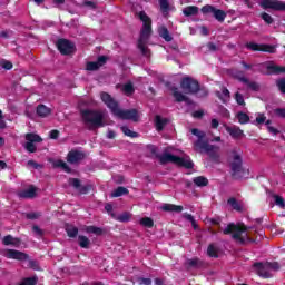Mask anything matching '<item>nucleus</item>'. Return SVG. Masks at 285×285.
I'll use <instances>...</instances> for the list:
<instances>
[{
	"instance_id": "obj_1",
	"label": "nucleus",
	"mask_w": 285,
	"mask_h": 285,
	"mask_svg": "<svg viewBox=\"0 0 285 285\" xmlns=\"http://www.w3.org/2000/svg\"><path fill=\"white\" fill-rule=\"evenodd\" d=\"M191 135L198 137L197 141L194 142V150H196V153H200V155H208L212 161L219 164V147L210 145L208 141L204 140L206 134L204 131H199V129H191Z\"/></svg>"
},
{
	"instance_id": "obj_2",
	"label": "nucleus",
	"mask_w": 285,
	"mask_h": 285,
	"mask_svg": "<svg viewBox=\"0 0 285 285\" xmlns=\"http://www.w3.org/2000/svg\"><path fill=\"white\" fill-rule=\"evenodd\" d=\"M224 235H232V239L240 246H246V244H253L255 239L248 236V227L244 224L229 223L227 227L223 230Z\"/></svg>"
},
{
	"instance_id": "obj_3",
	"label": "nucleus",
	"mask_w": 285,
	"mask_h": 285,
	"mask_svg": "<svg viewBox=\"0 0 285 285\" xmlns=\"http://www.w3.org/2000/svg\"><path fill=\"white\" fill-rule=\"evenodd\" d=\"M139 19L142 21V29L138 40V48L144 57H150V49L146 47V43L148 42V39H150V35H153V20H150V17L144 11L139 13Z\"/></svg>"
},
{
	"instance_id": "obj_4",
	"label": "nucleus",
	"mask_w": 285,
	"mask_h": 285,
	"mask_svg": "<svg viewBox=\"0 0 285 285\" xmlns=\"http://www.w3.org/2000/svg\"><path fill=\"white\" fill-rule=\"evenodd\" d=\"M81 119L88 130H95V128H104L106 126V124H104V119H106L104 111L82 110Z\"/></svg>"
},
{
	"instance_id": "obj_5",
	"label": "nucleus",
	"mask_w": 285,
	"mask_h": 285,
	"mask_svg": "<svg viewBox=\"0 0 285 285\" xmlns=\"http://www.w3.org/2000/svg\"><path fill=\"white\" fill-rule=\"evenodd\" d=\"M159 164H175L176 166H180L183 168H193L194 164L190 160V157H178L175 154H171L166 149L161 155L158 156Z\"/></svg>"
},
{
	"instance_id": "obj_6",
	"label": "nucleus",
	"mask_w": 285,
	"mask_h": 285,
	"mask_svg": "<svg viewBox=\"0 0 285 285\" xmlns=\"http://www.w3.org/2000/svg\"><path fill=\"white\" fill-rule=\"evenodd\" d=\"M180 88L185 95H197L199 82L190 77L183 78Z\"/></svg>"
},
{
	"instance_id": "obj_7",
	"label": "nucleus",
	"mask_w": 285,
	"mask_h": 285,
	"mask_svg": "<svg viewBox=\"0 0 285 285\" xmlns=\"http://www.w3.org/2000/svg\"><path fill=\"white\" fill-rule=\"evenodd\" d=\"M200 12H203V14H214L215 20L219 21V23H224V20L226 19V12L224 10H219L210 4L204 6L200 9Z\"/></svg>"
},
{
	"instance_id": "obj_8",
	"label": "nucleus",
	"mask_w": 285,
	"mask_h": 285,
	"mask_svg": "<svg viewBox=\"0 0 285 285\" xmlns=\"http://www.w3.org/2000/svg\"><path fill=\"white\" fill-rule=\"evenodd\" d=\"M24 139L27 141L24 148L28 153H37V145L35 144H41L43 141L41 136L37 134H26Z\"/></svg>"
},
{
	"instance_id": "obj_9",
	"label": "nucleus",
	"mask_w": 285,
	"mask_h": 285,
	"mask_svg": "<svg viewBox=\"0 0 285 285\" xmlns=\"http://www.w3.org/2000/svg\"><path fill=\"white\" fill-rule=\"evenodd\" d=\"M101 101L111 110L112 115H116L119 110V102L112 98L108 92L100 94Z\"/></svg>"
},
{
	"instance_id": "obj_10",
	"label": "nucleus",
	"mask_w": 285,
	"mask_h": 285,
	"mask_svg": "<svg viewBox=\"0 0 285 285\" xmlns=\"http://www.w3.org/2000/svg\"><path fill=\"white\" fill-rule=\"evenodd\" d=\"M101 101L111 110L112 115H116L119 110V102L112 98L108 92L100 94Z\"/></svg>"
},
{
	"instance_id": "obj_11",
	"label": "nucleus",
	"mask_w": 285,
	"mask_h": 285,
	"mask_svg": "<svg viewBox=\"0 0 285 285\" xmlns=\"http://www.w3.org/2000/svg\"><path fill=\"white\" fill-rule=\"evenodd\" d=\"M115 116L118 117L119 119L139 121V112L137 111V109H127V110L118 109Z\"/></svg>"
},
{
	"instance_id": "obj_12",
	"label": "nucleus",
	"mask_w": 285,
	"mask_h": 285,
	"mask_svg": "<svg viewBox=\"0 0 285 285\" xmlns=\"http://www.w3.org/2000/svg\"><path fill=\"white\" fill-rule=\"evenodd\" d=\"M60 55H72L75 52V43L67 39H59L56 43Z\"/></svg>"
},
{
	"instance_id": "obj_13",
	"label": "nucleus",
	"mask_w": 285,
	"mask_h": 285,
	"mask_svg": "<svg viewBox=\"0 0 285 285\" xmlns=\"http://www.w3.org/2000/svg\"><path fill=\"white\" fill-rule=\"evenodd\" d=\"M246 48H248V50H253L254 52H269V55H275L277 52L275 47L271 45H257L255 42H248Z\"/></svg>"
},
{
	"instance_id": "obj_14",
	"label": "nucleus",
	"mask_w": 285,
	"mask_h": 285,
	"mask_svg": "<svg viewBox=\"0 0 285 285\" xmlns=\"http://www.w3.org/2000/svg\"><path fill=\"white\" fill-rule=\"evenodd\" d=\"M37 193H39V188L35 185H29L28 188L17 191V197H19V199H35Z\"/></svg>"
},
{
	"instance_id": "obj_15",
	"label": "nucleus",
	"mask_w": 285,
	"mask_h": 285,
	"mask_svg": "<svg viewBox=\"0 0 285 285\" xmlns=\"http://www.w3.org/2000/svg\"><path fill=\"white\" fill-rule=\"evenodd\" d=\"M86 159V153L73 149L71 151L68 153L67 155V161L68 164H81V161H83Z\"/></svg>"
},
{
	"instance_id": "obj_16",
	"label": "nucleus",
	"mask_w": 285,
	"mask_h": 285,
	"mask_svg": "<svg viewBox=\"0 0 285 285\" xmlns=\"http://www.w3.org/2000/svg\"><path fill=\"white\" fill-rule=\"evenodd\" d=\"M253 267L256 268V275H258V277H263V279L272 277L271 272H268L267 263L256 262L253 264Z\"/></svg>"
},
{
	"instance_id": "obj_17",
	"label": "nucleus",
	"mask_w": 285,
	"mask_h": 285,
	"mask_svg": "<svg viewBox=\"0 0 285 285\" xmlns=\"http://www.w3.org/2000/svg\"><path fill=\"white\" fill-rule=\"evenodd\" d=\"M69 185L75 188L80 195H88L90 190H92V185L87 184V185H81L80 179H73L69 181Z\"/></svg>"
},
{
	"instance_id": "obj_18",
	"label": "nucleus",
	"mask_w": 285,
	"mask_h": 285,
	"mask_svg": "<svg viewBox=\"0 0 285 285\" xmlns=\"http://www.w3.org/2000/svg\"><path fill=\"white\" fill-rule=\"evenodd\" d=\"M28 254L19 252L17 249H7L6 258L7 259H18V262H26L28 259Z\"/></svg>"
},
{
	"instance_id": "obj_19",
	"label": "nucleus",
	"mask_w": 285,
	"mask_h": 285,
	"mask_svg": "<svg viewBox=\"0 0 285 285\" xmlns=\"http://www.w3.org/2000/svg\"><path fill=\"white\" fill-rule=\"evenodd\" d=\"M265 68L268 70L269 75H285V67L274 62H266Z\"/></svg>"
},
{
	"instance_id": "obj_20",
	"label": "nucleus",
	"mask_w": 285,
	"mask_h": 285,
	"mask_svg": "<svg viewBox=\"0 0 285 285\" xmlns=\"http://www.w3.org/2000/svg\"><path fill=\"white\" fill-rule=\"evenodd\" d=\"M225 130L232 136V139H242L244 137V130L237 126H225Z\"/></svg>"
},
{
	"instance_id": "obj_21",
	"label": "nucleus",
	"mask_w": 285,
	"mask_h": 285,
	"mask_svg": "<svg viewBox=\"0 0 285 285\" xmlns=\"http://www.w3.org/2000/svg\"><path fill=\"white\" fill-rule=\"evenodd\" d=\"M215 95L223 104L230 101V91L226 87H222L220 91H215Z\"/></svg>"
},
{
	"instance_id": "obj_22",
	"label": "nucleus",
	"mask_w": 285,
	"mask_h": 285,
	"mask_svg": "<svg viewBox=\"0 0 285 285\" xmlns=\"http://www.w3.org/2000/svg\"><path fill=\"white\" fill-rule=\"evenodd\" d=\"M185 186L186 188H195V186L204 188V186H208V179H194L193 181L186 180Z\"/></svg>"
},
{
	"instance_id": "obj_23",
	"label": "nucleus",
	"mask_w": 285,
	"mask_h": 285,
	"mask_svg": "<svg viewBox=\"0 0 285 285\" xmlns=\"http://www.w3.org/2000/svg\"><path fill=\"white\" fill-rule=\"evenodd\" d=\"M165 213H181L184 210V206L181 205H173V204H163L160 207Z\"/></svg>"
},
{
	"instance_id": "obj_24",
	"label": "nucleus",
	"mask_w": 285,
	"mask_h": 285,
	"mask_svg": "<svg viewBox=\"0 0 285 285\" xmlns=\"http://www.w3.org/2000/svg\"><path fill=\"white\" fill-rule=\"evenodd\" d=\"M52 166L53 168H60V170H63V173H72V169L70 168V166H68V163L61 159L53 160Z\"/></svg>"
},
{
	"instance_id": "obj_25",
	"label": "nucleus",
	"mask_w": 285,
	"mask_h": 285,
	"mask_svg": "<svg viewBox=\"0 0 285 285\" xmlns=\"http://www.w3.org/2000/svg\"><path fill=\"white\" fill-rule=\"evenodd\" d=\"M187 268H202L204 266V262L199 259L198 257L195 258H188L185 263Z\"/></svg>"
},
{
	"instance_id": "obj_26",
	"label": "nucleus",
	"mask_w": 285,
	"mask_h": 285,
	"mask_svg": "<svg viewBox=\"0 0 285 285\" xmlns=\"http://www.w3.org/2000/svg\"><path fill=\"white\" fill-rule=\"evenodd\" d=\"M158 35L161 37V39H165L167 42L173 41V36H170V31H168V28L166 26H161L158 28Z\"/></svg>"
},
{
	"instance_id": "obj_27",
	"label": "nucleus",
	"mask_w": 285,
	"mask_h": 285,
	"mask_svg": "<svg viewBox=\"0 0 285 285\" xmlns=\"http://www.w3.org/2000/svg\"><path fill=\"white\" fill-rule=\"evenodd\" d=\"M160 6V12L164 17H168V13L170 10H173V7H170V2L168 0H158Z\"/></svg>"
},
{
	"instance_id": "obj_28",
	"label": "nucleus",
	"mask_w": 285,
	"mask_h": 285,
	"mask_svg": "<svg viewBox=\"0 0 285 285\" xmlns=\"http://www.w3.org/2000/svg\"><path fill=\"white\" fill-rule=\"evenodd\" d=\"M36 112H37V116L38 117H48V116H50V114L52 112V110L50 109V108H48L46 105H39L38 107H37V110H36Z\"/></svg>"
},
{
	"instance_id": "obj_29",
	"label": "nucleus",
	"mask_w": 285,
	"mask_h": 285,
	"mask_svg": "<svg viewBox=\"0 0 285 285\" xmlns=\"http://www.w3.org/2000/svg\"><path fill=\"white\" fill-rule=\"evenodd\" d=\"M267 194L269 195V197H273L274 199V203L276 206H278L279 208H285V200H284V197L279 196V195H276L275 193L273 191H267Z\"/></svg>"
},
{
	"instance_id": "obj_30",
	"label": "nucleus",
	"mask_w": 285,
	"mask_h": 285,
	"mask_svg": "<svg viewBox=\"0 0 285 285\" xmlns=\"http://www.w3.org/2000/svg\"><path fill=\"white\" fill-rule=\"evenodd\" d=\"M65 230L68 235V237H70L71 239H75V237H77L79 235V228H77L73 225L67 224L65 227Z\"/></svg>"
},
{
	"instance_id": "obj_31",
	"label": "nucleus",
	"mask_w": 285,
	"mask_h": 285,
	"mask_svg": "<svg viewBox=\"0 0 285 285\" xmlns=\"http://www.w3.org/2000/svg\"><path fill=\"white\" fill-rule=\"evenodd\" d=\"M232 170L233 173H239V170H242V156H234V160L232 161Z\"/></svg>"
},
{
	"instance_id": "obj_32",
	"label": "nucleus",
	"mask_w": 285,
	"mask_h": 285,
	"mask_svg": "<svg viewBox=\"0 0 285 285\" xmlns=\"http://www.w3.org/2000/svg\"><path fill=\"white\" fill-rule=\"evenodd\" d=\"M155 121H156V130H158V132H161V130H164V128L168 124V119L163 118L161 116H156Z\"/></svg>"
},
{
	"instance_id": "obj_33",
	"label": "nucleus",
	"mask_w": 285,
	"mask_h": 285,
	"mask_svg": "<svg viewBox=\"0 0 285 285\" xmlns=\"http://www.w3.org/2000/svg\"><path fill=\"white\" fill-rule=\"evenodd\" d=\"M183 14H185V17H195L199 14V7H195V6L186 7L183 10Z\"/></svg>"
},
{
	"instance_id": "obj_34",
	"label": "nucleus",
	"mask_w": 285,
	"mask_h": 285,
	"mask_svg": "<svg viewBox=\"0 0 285 285\" xmlns=\"http://www.w3.org/2000/svg\"><path fill=\"white\" fill-rule=\"evenodd\" d=\"M238 81H242V83H245L250 90L257 91L259 90V85L255 81L248 80L246 77L238 78Z\"/></svg>"
},
{
	"instance_id": "obj_35",
	"label": "nucleus",
	"mask_w": 285,
	"mask_h": 285,
	"mask_svg": "<svg viewBox=\"0 0 285 285\" xmlns=\"http://www.w3.org/2000/svg\"><path fill=\"white\" fill-rule=\"evenodd\" d=\"M174 97H175L176 101H178V104H181V101H185L187 104L190 102V99H188V97L186 95L181 94L179 91V89H177V88H174Z\"/></svg>"
},
{
	"instance_id": "obj_36",
	"label": "nucleus",
	"mask_w": 285,
	"mask_h": 285,
	"mask_svg": "<svg viewBox=\"0 0 285 285\" xmlns=\"http://www.w3.org/2000/svg\"><path fill=\"white\" fill-rule=\"evenodd\" d=\"M129 190L126 187H118L111 193V197H124V195H129Z\"/></svg>"
},
{
	"instance_id": "obj_37",
	"label": "nucleus",
	"mask_w": 285,
	"mask_h": 285,
	"mask_svg": "<svg viewBox=\"0 0 285 285\" xmlns=\"http://www.w3.org/2000/svg\"><path fill=\"white\" fill-rule=\"evenodd\" d=\"M78 244H79L80 248H90V239L87 236L79 235Z\"/></svg>"
},
{
	"instance_id": "obj_38",
	"label": "nucleus",
	"mask_w": 285,
	"mask_h": 285,
	"mask_svg": "<svg viewBox=\"0 0 285 285\" xmlns=\"http://www.w3.org/2000/svg\"><path fill=\"white\" fill-rule=\"evenodd\" d=\"M86 233L92 234V235H104V229L101 227L97 226H87Z\"/></svg>"
},
{
	"instance_id": "obj_39",
	"label": "nucleus",
	"mask_w": 285,
	"mask_h": 285,
	"mask_svg": "<svg viewBox=\"0 0 285 285\" xmlns=\"http://www.w3.org/2000/svg\"><path fill=\"white\" fill-rule=\"evenodd\" d=\"M140 225L145 228H153V226H155V220H153L150 217H142L140 219Z\"/></svg>"
},
{
	"instance_id": "obj_40",
	"label": "nucleus",
	"mask_w": 285,
	"mask_h": 285,
	"mask_svg": "<svg viewBox=\"0 0 285 285\" xmlns=\"http://www.w3.org/2000/svg\"><path fill=\"white\" fill-rule=\"evenodd\" d=\"M207 255H208V257H214V258L219 257V254H218L217 249L215 248L214 244L208 245Z\"/></svg>"
},
{
	"instance_id": "obj_41",
	"label": "nucleus",
	"mask_w": 285,
	"mask_h": 285,
	"mask_svg": "<svg viewBox=\"0 0 285 285\" xmlns=\"http://www.w3.org/2000/svg\"><path fill=\"white\" fill-rule=\"evenodd\" d=\"M227 204L229 205V206H232V208L234 209V210H242V205H239V203L237 202V198H235V197H232V198H229L228 200H227Z\"/></svg>"
},
{
	"instance_id": "obj_42",
	"label": "nucleus",
	"mask_w": 285,
	"mask_h": 285,
	"mask_svg": "<svg viewBox=\"0 0 285 285\" xmlns=\"http://www.w3.org/2000/svg\"><path fill=\"white\" fill-rule=\"evenodd\" d=\"M42 213L41 212H30L24 215L26 219H31L35 222V219H39L41 217Z\"/></svg>"
},
{
	"instance_id": "obj_43",
	"label": "nucleus",
	"mask_w": 285,
	"mask_h": 285,
	"mask_svg": "<svg viewBox=\"0 0 285 285\" xmlns=\"http://www.w3.org/2000/svg\"><path fill=\"white\" fill-rule=\"evenodd\" d=\"M121 131L124 132V135H126L127 137H131L135 139V137H138L139 135L132 130H130V128H128L127 126L121 127Z\"/></svg>"
},
{
	"instance_id": "obj_44",
	"label": "nucleus",
	"mask_w": 285,
	"mask_h": 285,
	"mask_svg": "<svg viewBox=\"0 0 285 285\" xmlns=\"http://www.w3.org/2000/svg\"><path fill=\"white\" fill-rule=\"evenodd\" d=\"M237 119L240 124H248V121H250V117H248L246 114L244 112H238L237 114Z\"/></svg>"
},
{
	"instance_id": "obj_45",
	"label": "nucleus",
	"mask_w": 285,
	"mask_h": 285,
	"mask_svg": "<svg viewBox=\"0 0 285 285\" xmlns=\"http://www.w3.org/2000/svg\"><path fill=\"white\" fill-rule=\"evenodd\" d=\"M271 120H267L265 122V126L267 127L268 132H271L272 135H279V130H277V128L273 127Z\"/></svg>"
},
{
	"instance_id": "obj_46",
	"label": "nucleus",
	"mask_w": 285,
	"mask_h": 285,
	"mask_svg": "<svg viewBox=\"0 0 285 285\" xmlns=\"http://www.w3.org/2000/svg\"><path fill=\"white\" fill-rule=\"evenodd\" d=\"M122 90L125 95H132L135 92V88L132 87V83L124 85Z\"/></svg>"
},
{
	"instance_id": "obj_47",
	"label": "nucleus",
	"mask_w": 285,
	"mask_h": 285,
	"mask_svg": "<svg viewBox=\"0 0 285 285\" xmlns=\"http://www.w3.org/2000/svg\"><path fill=\"white\" fill-rule=\"evenodd\" d=\"M136 282L139 285H153V279L150 278L138 277Z\"/></svg>"
},
{
	"instance_id": "obj_48",
	"label": "nucleus",
	"mask_w": 285,
	"mask_h": 285,
	"mask_svg": "<svg viewBox=\"0 0 285 285\" xmlns=\"http://www.w3.org/2000/svg\"><path fill=\"white\" fill-rule=\"evenodd\" d=\"M261 19H263V21H265V23H267L268 26H271V23H273V17H271V14L263 12L261 14Z\"/></svg>"
},
{
	"instance_id": "obj_49",
	"label": "nucleus",
	"mask_w": 285,
	"mask_h": 285,
	"mask_svg": "<svg viewBox=\"0 0 285 285\" xmlns=\"http://www.w3.org/2000/svg\"><path fill=\"white\" fill-rule=\"evenodd\" d=\"M276 86L278 88V90H281V92H283V95H285V79L281 78L276 81Z\"/></svg>"
},
{
	"instance_id": "obj_50",
	"label": "nucleus",
	"mask_w": 285,
	"mask_h": 285,
	"mask_svg": "<svg viewBox=\"0 0 285 285\" xmlns=\"http://www.w3.org/2000/svg\"><path fill=\"white\" fill-rule=\"evenodd\" d=\"M268 271H279V263L266 262Z\"/></svg>"
},
{
	"instance_id": "obj_51",
	"label": "nucleus",
	"mask_w": 285,
	"mask_h": 285,
	"mask_svg": "<svg viewBox=\"0 0 285 285\" xmlns=\"http://www.w3.org/2000/svg\"><path fill=\"white\" fill-rule=\"evenodd\" d=\"M27 266L28 268H32V271H39V262L35 259H29Z\"/></svg>"
},
{
	"instance_id": "obj_52",
	"label": "nucleus",
	"mask_w": 285,
	"mask_h": 285,
	"mask_svg": "<svg viewBox=\"0 0 285 285\" xmlns=\"http://www.w3.org/2000/svg\"><path fill=\"white\" fill-rule=\"evenodd\" d=\"M32 233H35V235H37V237H43V235H45L43 229L39 228V225L32 226Z\"/></svg>"
},
{
	"instance_id": "obj_53",
	"label": "nucleus",
	"mask_w": 285,
	"mask_h": 285,
	"mask_svg": "<svg viewBox=\"0 0 285 285\" xmlns=\"http://www.w3.org/2000/svg\"><path fill=\"white\" fill-rule=\"evenodd\" d=\"M117 222H122V223L130 222V214L124 213V214L119 215L117 217Z\"/></svg>"
},
{
	"instance_id": "obj_54",
	"label": "nucleus",
	"mask_w": 285,
	"mask_h": 285,
	"mask_svg": "<svg viewBox=\"0 0 285 285\" xmlns=\"http://www.w3.org/2000/svg\"><path fill=\"white\" fill-rule=\"evenodd\" d=\"M235 99L238 106H246V102L244 101V96L239 92L235 94Z\"/></svg>"
},
{
	"instance_id": "obj_55",
	"label": "nucleus",
	"mask_w": 285,
	"mask_h": 285,
	"mask_svg": "<svg viewBox=\"0 0 285 285\" xmlns=\"http://www.w3.org/2000/svg\"><path fill=\"white\" fill-rule=\"evenodd\" d=\"M101 67L98 65V62H88L87 63V70L95 71L99 70Z\"/></svg>"
},
{
	"instance_id": "obj_56",
	"label": "nucleus",
	"mask_w": 285,
	"mask_h": 285,
	"mask_svg": "<svg viewBox=\"0 0 285 285\" xmlns=\"http://www.w3.org/2000/svg\"><path fill=\"white\" fill-rule=\"evenodd\" d=\"M268 120H266V116L264 114H258L256 117L255 122L259 126L262 124H266Z\"/></svg>"
},
{
	"instance_id": "obj_57",
	"label": "nucleus",
	"mask_w": 285,
	"mask_h": 285,
	"mask_svg": "<svg viewBox=\"0 0 285 285\" xmlns=\"http://www.w3.org/2000/svg\"><path fill=\"white\" fill-rule=\"evenodd\" d=\"M81 8H90L91 10H95L97 8V3L94 1H85L82 2Z\"/></svg>"
},
{
	"instance_id": "obj_58",
	"label": "nucleus",
	"mask_w": 285,
	"mask_h": 285,
	"mask_svg": "<svg viewBox=\"0 0 285 285\" xmlns=\"http://www.w3.org/2000/svg\"><path fill=\"white\" fill-rule=\"evenodd\" d=\"M12 239H13L12 235H7L2 239V244L4 246H12Z\"/></svg>"
},
{
	"instance_id": "obj_59",
	"label": "nucleus",
	"mask_w": 285,
	"mask_h": 285,
	"mask_svg": "<svg viewBox=\"0 0 285 285\" xmlns=\"http://www.w3.org/2000/svg\"><path fill=\"white\" fill-rule=\"evenodd\" d=\"M208 222H209V224H212V226H219L222 224V218H219V217L209 218Z\"/></svg>"
},
{
	"instance_id": "obj_60",
	"label": "nucleus",
	"mask_w": 285,
	"mask_h": 285,
	"mask_svg": "<svg viewBox=\"0 0 285 285\" xmlns=\"http://www.w3.org/2000/svg\"><path fill=\"white\" fill-rule=\"evenodd\" d=\"M107 61L108 58L106 56H100L96 62H98V66L101 68V66L106 65Z\"/></svg>"
},
{
	"instance_id": "obj_61",
	"label": "nucleus",
	"mask_w": 285,
	"mask_h": 285,
	"mask_svg": "<svg viewBox=\"0 0 285 285\" xmlns=\"http://www.w3.org/2000/svg\"><path fill=\"white\" fill-rule=\"evenodd\" d=\"M1 66L4 70H12V62L10 61H3L1 62Z\"/></svg>"
},
{
	"instance_id": "obj_62",
	"label": "nucleus",
	"mask_w": 285,
	"mask_h": 285,
	"mask_svg": "<svg viewBox=\"0 0 285 285\" xmlns=\"http://www.w3.org/2000/svg\"><path fill=\"white\" fill-rule=\"evenodd\" d=\"M11 246H14L16 248H18V246H21V238H12L11 240Z\"/></svg>"
},
{
	"instance_id": "obj_63",
	"label": "nucleus",
	"mask_w": 285,
	"mask_h": 285,
	"mask_svg": "<svg viewBox=\"0 0 285 285\" xmlns=\"http://www.w3.org/2000/svg\"><path fill=\"white\" fill-rule=\"evenodd\" d=\"M28 166H31L32 168H36V170L41 168V165L37 164V161H35V160H29Z\"/></svg>"
},
{
	"instance_id": "obj_64",
	"label": "nucleus",
	"mask_w": 285,
	"mask_h": 285,
	"mask_svg": "<svg viewBox=\"0 0 285 285\" xmlns=\"http://www.w3.org/2000/svg\"><path fill=\"white\" fill-rule=\"evenodd\" d=\"M58 138H59V130H51L50 139H58Z\"/></svg>"
}]
</instances>
